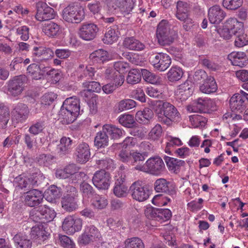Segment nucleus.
<instances>
[{"label":"nucleus","mask_w":248,"mask_h":248,"mask_svg":"<svg viewBox=\"0 0 248 248\" xmlns=\"http://www.w3.org/2000/svg\"><path fill=\"white\" fill-rule=\"evenodd\" d=\"M59 242L63 248H76L74 241L65 235L59 234Z\"/></svg>","instance_id":"54"},{"label":"nucleus","mask_w":248,"mask_h":248,"mask_svg":"<svg viewBox=\"0 0 248 248\" xmlns=\"http://www.w3.org/2000/svg\"><path fill=\"white\" fill-rule=\"evenodd\" d=\"M23 199L25 205L33 207L39 205L42 202L43 195L41 191L32 189L25 192Z\"/></svg>","instance_id":"15"},{"label":"nucleus","mask_w":248,"mask_h":248,"mask_svg":"<svg viewBox=\"0 0 248 248\" xmlns=\"http://www.w3.org/2000/svg\"><path fill=\"white\" fill-rule=\"evenodd\" d=\"M80 189L82 193L83 196L87 198L92 197L95 193L93 187L86 182H83L80 184Z\"/></svg>","instance_id":"61"},{"label":"nucleus","mask_w":248,"mask_h":248,"mask_svg":"<svg viewBox=\"0 0 248 248\" xmlns=\"http://www.w3.org/2000/svg\"><path fill=\"white\" fill-rule=\"evenodd\" d=\"M62 208L68 212H72L76 210L78 207L74 197L65 196L62 201Z\"/></svg>","instance_id":"43"},{"label":"nucleus","mask_w":248,"mask_h":248,"mask_svg":"<svg viewBox=\"0 0 248 248\" xmlns=\"http://www.w3.org/2000/svg\"><path fill=\"white\" fill-rule=\"evenodd\" d=\"M154 116L153 111L145 108L142 111H138L136 114V120L138 122L143 124H149Z\"/></svg>","instance_id":"31"},{"label":"nucleus","mask_w":248,"mask_h":248,"mask_svg":"<svg viewBox=\"0 0 248 248\" xmlns=\"http://www.w3.org/2000/svg\"><path fill=\"white\" fill-rule=\"evenodd\" d=\"M82 87L88 89L92 93H99L101 90V86L99 82L94 81H88L82 83Z\"/></svg>","instance_id":"56"},{"label":"nucleus","mask_w":248,"mask_h":248,"mask_svg":"<svg viewBox=\"0 0 248 248\" xmlns=\"http://www.w3.org/2000/svg\"><path fill=\"white\" fill-rule=\"evenodd\" d=\"M156 36L158 43L161 46L170 45L174 41V37L170 33V28L165 20H162L158 24Z\"/></svg>","instance_id":"8"},{"label":"nucleus","mask_w":248,"mask_h":248,"mask_svg":"<svg viewBox=\"0 0 248 248\" xmlns=\"http://www.w3.org/2000/svg\"><path fill=\"white\" fill-rule=\"evenodd\" d=\"M136 106V102L132 99H125L118 103V108L120 111L129 110L135 108Z\"/></svg>","instance_id":"51"},{"label":"nucleus","mask_w":248,"mask_h":248,"mask_svg":"<svg viewBox=\"0 0 248 248\" xmlns=\"http://www.w3.org/2000/svg\"><path fill=\"white\" fill-rule=\"evenodd\" d=\"M189 120L192 125L195 128H202L204 127L207 121L205 117L200 115H193L190 116L189 117Z\"/></svg>","instance_id":"50"},{"label":"nucleus","mask_w":248,"mask_h":248,"mask_svg":"<svg viewBox=\"0 0 248 248\" xmlns=\"http://www.w3.org/2000/svg\"><path fill=\"white\" fill-rule=\"evenodd\" d=\"M103 127L104 131L112 139H120L125 133L123 130L114 125L106 124L104 125Z\"/></svg>","instance_id":"39"},{"label":"nucleus","mask_w":248,"mask_h":248,"mask_svg":"<svg viewBox=\"0 0 248 248\" xmlns=\"http://www.w3.org/2000/svg\"><path fill=\"white\" fill-rule=\"evenodd\" d=\"M192 92L191 82L186 80L179 86L176 93L178 97L185 100L192 94Z\"/></svg>","instance_id":"28"},{"label":"nucleus","mask_w":248,"mask_h":248,"mask_svg":"<svg viewBox=\"0 0 248 248\" xmlns=\"http://www.w3.org/2000/svg\"><path fill=\"white\" fill-rule=\"evenodd\" d=\"M89 58L93 63H103L108 60V55L107 51L99 49L92 53Z\"/></svg>","instance_id":"38"},{"label":"nucleus","mask_w":248,"mask_h":248,"mask_svg":"<svg viewBox=\"0 0 248 248\" xmlns=\"http://www.w3.org/2000/svg\"><path fill=\"white\" fill-rule=\"evenodd\" d=\"M10 119V111L8 108L0 106V124L2 127H5Z\"/></svg>","instance_id":"60"},{"label":"nucleus","mask_w":248,"mask_h":248,"mask_svg":"<svg viewBox=\"0 0 248 248\" xmlns=\"http://www.w3.org/2000/svg\"><path fill=\"white\" fill-rule=\"evenodd\" d=\"M114 3L125 15L132 11L135 2L134 0H114Z\"/></svg>","instance_id":"40"},{"label":"nucleus","mask_w":248,"mask_h":248,"mask_svg":"<svg viewBox=\"0 0 248 248\" xmlns=\"http://www.w3.org/2000/svg\"><path fill=\"white\" fill-rule=\"evenodd\" d=\"M27 78L24 75L16 76L10 79L8 83V91L14 96L20 95L24 88V83Z\"/></svg>","instance_id":"13"},{"label":"nucleus","mask_w":248,"mask_h":248,"mask_svg":"<svg viewBox=\"0 0 248 248\" xmlns=\"http://www.w3.org/2000/svg\"><path fill=\"white\" fill-rule=\"evenodd\" d=\"M141 71L136 69H132L129 71L126 78L127 82L131 84H135L139 83L141 79Z\"/></svg>","instance_id":"46"},{"label":"nucleus","mask_w":248,"mask_h":248,"mask_svg":"<svg viewBox=\"0 0 248 248\" xmlns=\"http://www.w3.org/2000/svg\"><path fill=\"white\" fill-rule=\"evenodd\" d=\"M118 121L121 124L128 128L133 127L136 124L134 116L130 114L121 115Z\"/></svg>","instance_id":"47"},{"label":"nucleus","mask_w":248,"mask_h":248,"mask_svg":"<svg viewBox=\"0 0 248 248\" xmlns=\"http://www.w3.org/2000/svg\"><path fill=\"white\" fill-rule=\"evenodd\" d=\"M108 136L104 131L103 126L102 131L97 132L94 138V145L97 148H105L108 145Z\"/></svg>","instance_id":"35"},{"label":"nucleus","mask_w":248,"mask_h":248,"mask_svg":"<svg viewBox=\"0 0 248 248\" xmlns=\"http://www.w3.org/2000/svg\"><path fill=\"white\" fill-rule=\"evenodd\" d=\"M225 16V12L219 5H214L208 10V19L211 24H219Z\"/></svg>","instance_id":"19"},{"label":"nucleus","mask_w":248,"mask_h":248,"mask_svg":"<svg viewBox=\"0 0 248 248\" xmlns=\"http://www.w3.org/2000/svg\"><path fill=\"white\" fill-rule=\"evenodd\" d=\"M119 55L122 59L124 58L128 60L130 62L137 65H140L141 62L138 56H135L134 54L129 52L120 51Z\"/></svg>","instance_id":"62"},{"label":"nucleus","mask_w":248,"mask_h":248,"mask_svg":"<svg viewBox=\"0 0 248 248\" xmlns=\"http://www.w3.org/2000/svg\"><path fill=\"white\" fill-rule=\"evenodd\" d=\"M163 159L166 163L168 169L176 173L179 171L180 167L185 165V162L184 160L173 157L164 155Z\"/></svg>","instance_id":"30"},{"label":"nucleus","mask_w":248,"mask_h":248,"mask_svg":"<svg viewBox=\"0 0 248 248\" xmlns=\"http://www.w3.org/2000/svg\"><path fill=\"white\" fill-rule=\"evenodd\" d=\"M36 19L40 21L49 20L55 17V12L53 8L48 6L46 3L39 1L36 3Z\"/></svg>","instance_id":"12"},{"label":"nucleus","mask_w":248,"mask_h":248,"mask_svg":"<svg viewBox=\"0 0 248 248\" xmlns=\"http://www.w3.org/2000/svg\"><path fill=\"white\" fill-rule=\"evenodd\" d=\"M79 100L73 97L65 100L60 111V117L64 124L74 122L80 114Z\"/></svg>","instance_id":"2"},{"label":"nucleus","mask_w":248,"mask_h":248,"mask_svg":"<svg viewBox=\"0 0 248 248\" xmlns=\"http://www.w3.org/2000/svg\"><path fill=\"white\" fill-rule=\"evenodd\" d=\"M123 46L125 48L135 51H142L145 48L144 43L134 37H126L123 42Z\"/></svg>","instance_id":"25"},{"label":"nucleus","mask_w":248,"mask_h":248,"mask_svg":"<svg viewBox=\"0 0 248 248\" xmlns=\"http://www.w3.org/2000/svg\"><path fill=\"white\" fill-rule=\"evenodd\" d=\"M153 110L157 117L158 121L167 125H170L180 115L174 105L165 101H156L154 105Z\"/></svg>","instance_id":"1"},{"label":"nucleus","mask_w":248,"mask_h":248,"mask_svg":"<svg viewBox=\"0 0 248 248\" xmlns=\"http://www.w3.org/2000/svg\"><path fill=\"white\" fill-rule=\"evenodd\" d=\"M162 132L161 126L159 124H156L149 133V139L154 141L158 140L162 137Z\"/></svg>","instance_id":"52"},{"label":"nucleus","mask_w":248,"mask_h":248,"mask_svg":"<svg viewBox=\"0 0 248 248\" xmlns=\"http://www.w3.org/2000/svg\"><path fill=\"white\" fill-rule=\"evenodd\" d=\"M243 0H223L222 5L228 10H235L241 7Z\"/></svg>","instance_id":"57"},{"label":"nucleus","mask_w":248,"mask_h":248,"mask_svg":"<svg viewBox=\"0 0 248 248\" xmlns=\"http://www.w3.org/2000/svg\"><path fill=\"white\" fill-rule=\"evenodd\" d=\"M97 25L93 23H84L79 29V36L85 41H91L94 39L99 31Z\"/></svg>","instance_id":"14"},{"label":"nucleus","mask_w":248,"mask_h":248,"mask_svg":"<svg viewBox=\"0 0 248 248\" xmlns=\"http://www.w3.org/2000/svg\"><path fill=\"white\" fill-rule=\"evenodd\" d=\"M12 115L18 122H22L27 119L29 113L28 106L23 103L15 105L12 111Z\"/></svg>","instance_id":"20"},{"label":"nucleus","mask_w":248,"mask_h":248,"mask_svg":"<svg viewBox=\"0 0 248 248\" xmlns=\"http://www.w3.org/2000/svg\"><path fill=\"white\" fill-rule=\"evenodd\" d=\"M108 204L107 199L102 196L95 195L92 200V205L97 209L102 210L105 209Z\"/></svg>","instance_id":"44"},{"label":"nucleus","mask_w":248,"mask_h":248,"mask_svg":"<svg viewBox=\"0 0 248 248\" xmlns=\"http://www.w3.org/2000/svg\"><path fill=\"white\" fill-rule=\"evenodd\" d=\"M45 127V122L39 121L32 124L29 129V132L34 136L38 135L43 132Z\"/></svg>","instance_id":"58"},{"label":"nucleus","mask_w":248,"mask_h":248,"mask_svg":"<svg viewBox=\"0 0 248 248\" xmlns=\"http://www.w3.org/2000/svg\"><path fill=\"white\" fill-rule=\"evenodd\" d=\"M78 162L80 163H86L90 157V149L89 145L85 143L78 145L75 153Z\"/></svg>","instance_id":"21"},{"label":"nucleus","mask_w":248,"mask_h":248,"mask_svg":"<svg viewBox=\"0 0 248 248\" xmlns=\"http://www.w3.org/2000/svg\"><path fill=\"white\" fill-rule=\"evenodd\" d=\"M170 183L164 178H159L154 183V189L156 192L172 194L174 191L170 186Z\"/></svg>","instance_id":"24"},{"label":"nucleus","mask_w":248,"mask_h":248,"mask_svg":"<svg viewBox=\"0 0 248 248\" xmlns=\"http://www.w3.org/2000/svg\"><path fill=\"white\" fill-rule=\"evenodd\" d=\"M27 71L32 79L34 80L41 79L40 68L39 64L35 63L31 64L28 66Z\"/></svg>","instance_id":"48"},{"label":"nucleus","mask_w":248,"mask_h":248,"mask_svg":"<svg viewBox=\"0 0 248 248\" xmlns=\"http://www.w3.org/2000/svg\"><path fill=\"white\" fill-rule=\"evenodd\" d=\"M206 99L199 98L192 105L187 106V110L190 112H206Z\"/></svg>","instance_id":"41"},{"label":"nucleus","mask_w":248,"mask_h":248,"mask_svg":"<svg viewBox=\"0 0 248 248\" xmlns=\"http://www.w3.org/2000/svg\"><path fill=\"white\" fill-rule=\"evenodd\" d=\"M123 84L122 81V78L117 80L114 83H109L106 85H105L101 88L102 89L104 92L107 94H109L112 93L117 88L121 86Z\"/></svg>","instance_id":"63"},{"label":"nucleus","mask_w":248,"mask_h":248,"mask_svg":"<svg viewBox=\"0 0 248 248\" xmlns=\"http://www.w3.org/2000/svg\"><path fill=\"white\" fill-rule=\"evenodd\" d=\"M96 73L97 71L94 67L90 65L85 66L83 64H80L76 70L77 80L78 81L82 80L88 81L89 80H97L99 76Z\"/></svg>","instance_id":"11"},{"label":"nucleus","mask_w":248,"mask_h":248,"mask_svg":"<svg viewBox=\"0 0 248 248\" xmlns=\"http://www.w3.org/2000/svg\"><path fill=\"white\" fill-rule=\"evenodd\" d=\"M13 240L16 248H31L32 246V241L23 233L16 234L13 237Z\"/></svg>","instance_id":"29"},{"label":"nucleus","mask_w":248,"mask_h":248,"mask_svg":"<svg viewBox=\"0 0 248 248\" xmlns=\"http://www.w3.org/2000/svg\"><path fill=\"white\" fill-rule=\"evenodd\" d=\"M129 190L133 199L140 202L147 200L150 195L148 186L140 181L133 183L130 186Z\"/></svg>","instance_id":"7"},{"label":"nucleus","mask_w":248,"mask_h":248,"mask_svg":"<svg viewBox=\"0 0 248 248\" xmlns=\"http://www.w3.org/2000/svg\"><path fill=\"white\" fill-rule=\"evenodd\" d=\"M82 220L80 218L75 219L73 216H68L64 219L62 229L66 233L73 234L81 229Z\"/></svg>","instance_id":"16"},{"label":"nucleus","mask_w":248,"mask_h":248,"mask_svg":"<svg viewBox=\"0 0 248 248\" xmlns=\"http://www.w3.org/2000/svg\"><path fill=\"white\" fill-rule=\"evenodd\" d=\"M124 248H144L142 241L138 237H132L127 239L124 242Z\"/></svg>","instance_id":"49"},{"label":"nucleus","mask_w":248,"mask_h":248,"mask_svg":"<svg viewBox=\"0 0 248 248\" xmlns=\"http://www.w3.org/2000/svg\"><path fill=\"white\" fill-rule=\"evenodd\" d=\"M230 108L232 112L241 113L246 108L244 98L238 94H234L230 100Z\"/></svg>","instance_id":"22"},{"label":"nucleus","mask_w":248,"mask_h":248,"mask_svg":"<svg viewBox=\"0 0 248 248\" xmlns=\"http://www.w3.org/2000/svg\"><path fill=\"white\" fill-rule=\"evenodd\" d=\"M226 27L229 28L233 35L241 33L244 31V24L235 18H230L226 22Z\"/></svg>","instance_id":"32"},{"label":"nucleus","mask_w":248,"mask_h":248,"mask_svg":"<svg viewBox=\"0 0 248 248\" xmlns=\"http://www.w3.org/2000/svg\"><path fill=\"white\" fill-rule=\"evenodd\" d=\"M128 193V186L124 183L122 179H118L113 188L114 194L118 198H124L127 196Z\"/></svg>","instance_id":"36"},{"label":"nucleus","mask_w":248,"mask_h":248,"mask_svg":"<svg viewBox=\"0 0 248 248\" xmlns=\"http://www.w3.org/2000/svg\"><path fill=\"white\" fill-rule=\"evenodd\" d=\"M189 4L185 1L179 0L176 4V17L183 22V28L186 31H189L194 25V21L190 17Z\"/></svg>","instance_id":"5"},{"label":"nucleus","mask_w":248,"mask_h":248,"mask_svg":"<svg viewBox=\"0 0 248 248\" xmlns=\"http://www.w3.org/2000/svg\"><path fill=\"white\" fill-rule=\"evenodd\" d=\"M201 63L205 67L211 71H217L220 69L221 66L217 63L206 58H201L200 59Z\"/></svg>","instance_id":"53"},{"label":"nucleus","mask_w":248,"mask_h":248,"mask_svg":"<svg viewBox=\"0 0 248 248\" xmlns=\"http://www.w3.org/2000/svg\"><path fill=\"white\" fill-rule=\"evenodd\" d=\"M141 70L143 78L146 82L151 84H155L158 81V77L154 73L147 69H141Z\"/></svg>","instance_id":"55"},{"label":"nucleus","mask_w":248,"mask_h":248,"mask_svg":"<svg viewBox=\"0 0 248 248\" xmlns=\"http://www.w3.org/2000/svg\"><path fill=\"white\" fill-rule=\"evenodd\" d=\"M228 58L233 65L243 67L248 63V59L243 52H232L228 55Z\"/></svg>","instance_id":"23"},{"label":"nucleus","mask_w":248,"mask_h":248,"mask_svg":"<svg viewBox=\"0 0 248 248\" xmlns=\"http://www.w3.org/2000/svg\"><path fill=\"white\" fill-rule=\"evenodd\" d=\"M183 71L181 68L177 66H172L167 74L168 80L173 82L179 80L183 77Z\"/></svg>","instance_id":"42"},{"label":"nucleus","mask_w":248,"mask_h":248,"mask_svg":"<svg viewBox=\"0 0 248 248\" xmlns=\"http://www.w3.org/2000/svg\"><path fill=\"white\" fill-rule=\"evenodd\" d=\"M149 61L154 68L161 72L167 69L171 63L170 56L164 53L151 55L149 57Z\"/></svg>","instance_id":"10"},{"label":"nucleus","mask_w":248,"mask_h":248,"mask_svg":"<svg viewBox=\"0 0 248 248\" xmlns=\"http://www.w3.org/2000/svg\"><path fill=\"white\" fill-rule=\"evenodd\" d=\"M43 31L49 37H56L61 33L60 26L52 21H48L44 24Z\"/></svg>","instance_id":"26"},{"label":"nucleus","mask_w":248,"mask_h":248,"mask_svg":"<svg viewBox=\"0 0 248 248\" xmlns=\"http://www.w3.org/2000/svg\"><path fill=\"white\" fill-rule=\"evenodd\" d=\"M105 77L107 79L113 80L115 82L117 80L121 79L123 82L124 80V76L120 74V73L114 68H107L105 72Z\"/></svg>","instance_id":"45"},{"label":"nucleus","mask_w":248,"mask_h":248,"mask_svg":"<svg viewBox=\"0 0 248 248\" xmlns=\"http://www.w3.org/2000/svg\"><path fill=\"white\" fill-rule=\"evenodd\" d=\"M131 165L134 166L135 170H138L139 166H144V161L147 156V153H140L138 150H132Z\"/></svg>","instance_id":"37"},{"label":"nucleus","mask_w":248,"mask_h":248,"mask_svg":"<svg viewBox=\"0 0 248 248\" xmlns=\"http://www.w3.org/2000/svg\"><path fill=\"white\" fill-rule=\"evenodd\" d=\"M72 140L69 137H63L60 140V143L57 145V152L59 156L62 157L68 154L71 150Z\"/></svg>","instance_id":"27"},{"label":"nucleus","mask_w":248,"mask_h":248,"mask_svg":"<svg viewBox=\"0 0 248 248\" xmlns=\"http://www.w3.org/2000/svg\"><path fill=\"white\" fill-rule=\"evenodd\" d=\"M139 170L153 175H158L165 169V164L159 157H153L149 158L144 164V166H139Z\"/></svg>","instance_id":"6"},{"label":"nucleus","mask_w":248,"mask_h":248,"mask_svg":"<svg viewBox=\"0 0 248 248\" xmlns=\"http://www.w3.org/2000/svg\"><path fill=\"white\" fill-rule=\"evenodd\" d=\"M84 16V9L78 3L69 4L62 11L63 19L69 23H79Z\"/></svg>","instance_id":"3"},{"label":"nucleus","mask_w":248,"mask_h":248,"mask_svg":"<svg viewBox=\"0 0 248 248\" xmlns=\"http://www.w3.org/2000/svg\"><path fill=\"white\" fill-rule=\"evenodd\" d=\"M145 215L148 219L160 223L168 221L172 217V213L170 209L153 207L147 208L145 211Z\"/></svg>","instance_id":"9"},{"label":"nucleus","mask_w":248,"mask_h":248,"mask_svg":"<svg viewBox=\"0 0 248 248\" xmlns=\"http://www.w3.org/2000/svg\"><path fill=\"white\" fill-rule=\"evenodd\" d=\"M109 174L104 170L96 171L92 179L94 186L99 189H108L109 186Z\"/></svg>","instance_id":"18"},{"label":"nucleus","mask_w":248,"mask_h":248,"mask_svg":"<svg viewBox=\"0 0 248 248\" xmlns=\"http://www.w3.org/2000/svg\"><path fill=\"white\" fill-rule=\"evenodd\" d=\"M200 89L202 93L206 94L216 92L217 89V86L214 78L211 76L209 77L200 86Z\"/></svg>","instance_id":"33"},{"label":"nucleus","mask_w":248,"mask_h":248,"mask_svg":"<svg viewBox=\"0 0 248 248\" xmlns=\"http://www.w3.org/2000/svg\"><path fill=\"white\" fill-rule=\"evenodd\" d=\"M236 36L234 44L236 46L242 47L248 44V35L243 32L241 33H238Z\"/></svg>","instance_id":"64"},{"label":"nucleus","mask_w":248,"mask_h":248,"mask_svg":"<svg viewBox=\"0 0 248 248\" xmlns=\"http://www.w3.org/2000/svg\"><path fill=\"white\" fill-rule=\"evenodd\" d=\"M56 217L54 210L48 206L43 205L31 209L30 213V217L35 222H50Z\"/></svg>","instance_id":"4"},{"label":"nucleus","mask_w":248,"mask_h":248,"mask_svg":"<svg viewBox=\"0 0 248 248\" xmlns=\"http://www.w3.org/2000/svg\"><path fill=\"white\" fill-rule=\"evenodd\" d=\"M118 26L114 25L108 29L102 40L105 44H112L116 42L118 38Z\"/></svg>","instance_id":"34"},{"label":"nucleus","mask_w":248,"mask_h":248,"mask_svg":"<svg viewBox=\"0 0 248 248\" xmlns=\"http://www.w3.org/2000/svg\"><path fill=\"white\" fill-rule=\"evenodd\" d=\"M54 55L53 51L48 47L42 46H34L32 50L33 61L37 62H46L51 59Z\"/></svg>","instance_id":"17"},{"label":"nucleus","mask_w":248,"mask_h":248,"mask_svg":"<svg viewBox=\"0 0 248 248\" xmlns=\"http://www.w3.org/2000/svg\"><path fill=\"white\" fill-rule=\"evenodd\" d=\"M46 194L49 195L47 199L51 201L60 198L62 195L61 188L55 185H52L49 187Z\"/></svg>","instance_id":"59"}]
</instances>
